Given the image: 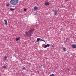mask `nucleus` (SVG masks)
<instances>
[{
    "instance_id": "1",
    "label": "nucleus",
    "mask_w": 76,
    "mask_h": 76,
    "mask_svg": "<svg viewBox=\"0 0 76 76\" xmlns=\"http://www.w3.org/2000/svg\"><path fill=\"white\" fill-rule=\"evenodd\" d=\"M18 2V0H11L10 3L12 5L14 6L16 5Z\"/></svg>"
},
{
    "instance_id": "2",
    "label": "nucleus",
    "mask_w": 76,
    "mask_h": 76,
    "mask_svg": "<svg viewBox=\"0 0 76 76\" xmlns=\"http://www.w3.org/2000/svg\"><path fill=\"white\" fill-rule=\"evenodd\" d=\"M50 45V44H47L46 45H45V47H44V48H46L47 47H49Z\"/></svg>"
},
{
    "instance_id": "3",
    "label": "nucleus",
    "mask_w": 76,
    "mask_h": 76,
    "mask_svg": "<svg viewBox=\"0 0 76 76\" xmlns=\"http://www.w3.org/2000/svg\"><path fill=\"white\" fill-rule=\"evenodd\" d=\"M72 47L73 48H76V45L74 44L72 45Z\"/></svg>"
},
{
    "instance_id": "4",
    "label": "nucleus",
    "mask_w": 76,
    "mask_h": 76,
    "mask_svg": "<svg viewBox=\"0 0 76 76\" xmlns=\"http://www.w3.org/2000/svg\"><path fill=\"white\" fill-rule=\"evenodd\" d=\"M45 4L46 6H48L50 5V3L48 2H45Z\"/></svg>"
},
{
    "instance_id": "5",
    "label": "nucleus",
    "mask_w": 76,
    "mask_h": 76,
    "mask_svg": "<svg viewBox=\"0 0 76 76\" xmlns=\"http://www.w3.org/2000/svg\"><path fill=\"white\" fill-rule=\"evenodd\" d=\"M38 7H37L36 6H35L34 7V9L35 10H37L38 9Z\"/></svg>"
},
{
    "instance_id": "6",
    "label": "nucleus",
    "mask_w": 76,
    "mask_h": 76,
    "mask_svg": "<svg viewBox=\"0 0 76 76\" xmlns=\"http://www.w3.org/2000/svg\"><path fill=\"white\" fill-rule=\"evenodd\" d=\"M4 21L5 22V24L6 25H7V20H4Z\"/></svg>"
},
{
    "instance_id": "7",
    "label": "nucleus",
    "mask_w": 76,
    "mask_h": 76,
    "mask_svg": "<svg viewBox=\"0 0 76 76\" xmlns=\"http://www.w3.org/2000/svg\"><path fill=\"white\" fill-rule=\"evenodd\" d=\"M58 12L57 11H56L54 12V14L55 15H56L57 14V13Z\"/></svg>"
},
{
    "instance_id": "8",
    "label": "nucleus",
    "mask_w": 76,
    "mask_h": 76,
    "mask_svg": "<svg viewBox=\"0 0 76 76\" xmlns=\"http://www.w3.org/2000/svg\"><path fill=\"white\" fill-rule=\"evenodd\" d=\"M10 4H6V6H9L10 5Z\"/></svg>"
},
{
    "instance_id": "9",
    "label": "nucleus",
    "mask_w": 76,
    "mask_h": 76,
    "mask_svg": "<svg viewBox=\"0 0 76 76\" xmlns=\"http://www.w3.org/2000/svg\"><path fill=\"white\" fill-rule=\"evenodd\" d=\"M37 41L38 42V41H39V40H41V38H38L37 39Z\"/></svg>"
},
{
    "instance_id": "10",
    "label": "nucleus",
    "mask_w": 76,
    "mask_h": 76,
    "mask_svg": "<svg viewBox=\"0 0 76 76\" xmlns=\"http://www.w3.org/2000/svg\"><path fill=\"white\" fill-rule=\"evenodd\" d=\"M10 10L11 11H14L15 10V9L14 8H10Z\"/></svg>"
},
{
    "instance_id": "11",
    "label": "nucleus",
    "mask_w": 76,
    "mask_h": 76,
    "mask_svg": "<svg viewBox=\"0 0 76 76\" xmlns=\"http://www.w3.org/2000/svg\"><path fill=\"white\" fill-rule=\"evenodd\" d=\"M66 48H63V50L64 51H66Z\"/></svg>"
},
{
    "instance_id": "12",
    "label": "nucleus",
    "mask_w": 76,
    "mask_h": 76,
    "mask_svg": "<svg viewBox=\"0 0 76 76\" xmlns=\"http://www.w3.org/2000/svg\"><path fill=\"white\" fill-rule=\"evenodd\" d=\"M25 34L26 35H28V32H25Z\"/></svg>"
},
{
    "instance_id": "13",
    "label": "nucleus",
    "mask_w": 76,
    "mask_h": 76,
    "mask_svg": "<svg viewBox=\"0 0 76 76\" xmlns=\"http://www.w3.org/2000/svg\"><path fill=\"white\" fill-rule=\"evenodd\" d=\"M40 41H44V42H46L44 40H42V39H41Z\"/></svg>"
},
{
    "instance_id": "14",
    "label": "nucleus",
    "mask_w": 76,
    "mask_h": 76,
    "mask_svg": "<svg viewBox=\"0 0 76 76\" xmlns=\"http://www.w3.org/2000/svg\"><path fill=\"white\" fill-rule=\"evenodd\" d=\"M20 39L19 38H16V41H19V40Z\"/></svg>"
},
{
    "instance_id": "15",
    "label": "nucleus",
    "mask_w": 76,
    "mask_h": 76,
    "mask_svg": "<svg viewBox=\"0 0 76 76\" xmlns=\"http://www.w3.org/2000/svg\"><path fill=\"white\" fill-rule=\"evenodd\" d=\"M32 32L31 31H28V32H29V34H31V32Z\"/></svg>"
},
{
    "instance_id": "16",
    "label": "nucleus",
    "mask_w": 76,
    "mask_h": 76,
    "mask_svg": "<svg viewBox=\"0 0 76 76\" xmlns=\"http://www.w3.org/2000/svg\"><path fill=\"white\" fill-rule=\"evenodd\" d=\"M7 58V57H6V56H5V57H4V60H6Z\"/></svg>"
},
{
    "instance_id": "17",
    "label": "nucleus",
    "mask_w": 76,
    "mask_h": 76,
    "mask_svg": "<svg viewBox=\"0 0 76 76\" xmlns=\"http://www.w3.org/2000/svg\"><path fill=\"white\" fill-rule=\"evenodd\" d=\"M3 67L4 69H6V66H3Z\"/></svg>"
},
{
    "instance_id": "18",
    "label": "nucleus",
    "mask_w": 76,
    "mask_h": 76,
    "mask_svg": "<svg viewBox=\"0 0 76 76\" xmlns=\"http://www.w3.org/2000/svg\"><path fill=\"white\" fill-rule=\"evenodd\" d=\"M50 76H55V75L54 74H52L50 75Z\"/></svg>"
},
{
    "instance_id": "19",
    "label": "nucleus",
    "mask_w": 76,
    "mask_h": 76,
    "mask_svg": "<svg viewBox=\"0 0 76 76\" xmlns=\"http://www.w3.org/2000/svg\"><path fill=\"white\" fill-rule=\"evenodd\" d=\"M26 10H27L26 9H24V11H26Z\"/></svg>"
},
{
    "instance_id": "20",
    "label": "nucleus",
    "mask_w": 76,
    "mask_h": 76,
    "mask_svg": "<svg viewBox=\"0 0 76 76\" xmlns=\"http://www.w3.org/2000/svg\"><path fill=\"white\" fill-rule=\"evenodd\" d=\"M67 39L68 40H70V38H67Z\"/></svg>"
},
{
    "instance_id": "21",
    "label": "nucleus",
    "mask_w": 76,
    "mask_h": 76,
    "mask_svg": "<svg viewBox=\"0 0 76 76\" xmlns=\"http://www.w3.org/2000/svg\"><path fill=\"white\" fill-rule=\"evenodd\" d=\"M67 70L68 71H70V69H67Z\"/></svg>"
},
{
    "instance_id": "22",
    "label": "nucleus",
    "mask_w": 76,
    "mask_h": 76,
    "mask_svg": "<svg viewBox=\"0 0 76 76\" xmlns=\"http://www.w3.org/2000/svg\"><path fill=\"white\" fill-rule=\"evenodd\" d=\"M52 47H53V48H54V46H53V45H52Z\"/></svg>"
},
{
    "instance_id": "23",
    "label": "nucleus",
    "mask_w": 76,
    "mask_h": 76,
    "mask_svg": "<svg viewBox=\"0 0 76 76\" xmlns=\"http://www.w3.org/2000/svg\"><path fill=\"white\" fill-rule=\"evenodd\" d=\"M32 34H30V36H32Z\"/></svg>"
},
{
    "instance_id": "24",
    "label": "nucleus",
    "mask_w": 76,
    "mask_h": 76,
    "mask_svg": "<svg viewBox=\"0 0 76 76\" xmlns=\"http://www.w3.org/2000/svg\"><path fill=\"white\" fill-rule=\"evenodd\" d=\"M25 69V67H23V69Z\"/></svg>"
},
{
    "instance_id": "25",
    "label": "nucleus",
    "mask_w": 76,
    "mask_h": 76,
    "mask_svg": "<svg viewBox=\"0 0 76 76\" xmlns=\"http://www.w3.org/2000/svg\"><path fill=\"white\" fill-rule=\"evenodd\" d=\"M37 15V14H34V15Z\"/></svg>"
},
{
    "instance_id": "26",
    "label": "nucleus",
    "mask_w": 76,
    "mask_h": 76,
    "mask_svg": "<svg viewBox=\"0 0 76 76\" xmlns=\"http://www.w3.org/2000/svg\"><path fill=\"white\" fill-rule=\"evenodd\" d=\"M66 1H68L69 0H65Z\"/></svg>"
},
{
    "instance_id": "27",
    "label": "nucleus",
    "mask_w": 76,
    "mask_h": 76,
    "mask_svg": "<svg viewBox=\"0 0 76 76\" xmlns=\"http://www.w3.org/2000/svg\"><path fill=\"white\" fill-rule=\"evenodd\" d=\"M75 71H76V69H75Z\"/></svg>"
},
{
    "instance_id": "28",
    "label": "nucleus",
    "mask_w": 76,
    "mask_h": 76,
    "mask_svg": "<svg viewBox=\"0 0 76 76\" xmlns=\"http://www.w3.org/2000/svg\"><path fill=\"white\" fill-rule=\"evenodd\" d=\"M37 26H38V25H37Z\"/></svg>"
},
{
    "instance_id": "29",
    "label": "nucleus",
    "mask_w": 76,
    "mask_h": 76,
    "mask_svg": "<svg viewBox=\"0 0 76 76\" xmlns=\"http://www.w3.org/2000/svg\"><path fill=\"white\" fill-rule=\"evenodd\" d=\"M20 38V37H19Z\"/></svg>"
}]
</instances>
